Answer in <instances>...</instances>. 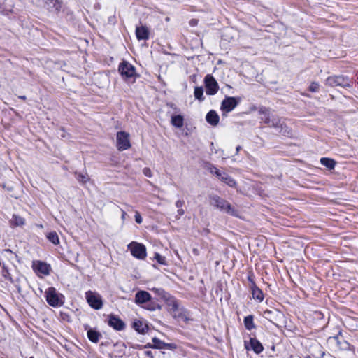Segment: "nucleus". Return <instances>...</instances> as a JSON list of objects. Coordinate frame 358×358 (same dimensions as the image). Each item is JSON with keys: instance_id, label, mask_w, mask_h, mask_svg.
Here are the masks:
<instances>
[{"instance_id": "obj_17", "label": "nucleus", "mask_w": 358, "mask_h": 358, "mask_svg": "<svg viewBox=\"0 0 358 358\" xmlns=\"http://www.w3.org/2000/svg\"><path fill=\"white\" fill-rule=\"evenodd\" d=\"M136 36L138 41L148 40L150 36V31L145 26H139L136 27Z\"/></svg>"}, {"instance_id": "obj_22", "label": "nucleus", "mask_w": 358, "mask_h": 358, "mask_svg": "<svg viewBox=\"0 0 358 358\" xmlns=\"http://www.w3.org/2000/svg\"><path fill=\"white\" fill-rule=\"evenodd\" d=\"M250 289L253 299L262 302L264 300V294L262 291L256 285H253L252 287Z\"/></svg>"}, {"instance_id": "obj_14", "label": "nucleus", "mask_w": 358, "mask_h": 358, "mask_svg": "<svg viewBox=\"0 0 358 358\" xmlns=\"http://www.w3.org/2000/svg\"><path fill=\"white\" fill-rule=\"evenodd\" d=\"M326 85L331 87H347L349 85L348 80L343 76H329L326 80Z\"/></svg>"}, {"instance_id": "obj_13", "label": "nucleus", "mask_w": 358, "mask_h": 358, "mask_svg": "<svg viewBox=\"0 0 358 358\" xmlns=\"http://www.w3.org/2000/svg\"><path fill=\"white\" fill-rule=\"evenodd\" d=\"M244 346L247 350H252L256 354H259L264 350L262 343L255 338H250L249 341H244Z\"/></svg>"}, {"instance_id": "obj_41", "label": "nucleus", "mask_w": 358, "mask_h": 358, "mask_svg": "<svg viewBox=\"0 0 358 358\" xmlns=\"http://www.w3.org/2000/svg\"><path fill=\"white\" fill-rule=\"evenodd\" d=\"M177 213L178 214L176 215V217L180 218L182 215H183L185 214V211L182 208H178Z\"/></svg>"}, {"instance_id": "obj_2", "label": "nucleus", "mask_w": 358, "mask_h": 358, "mask_svg": "<svg viewBox=\"0 0 358 358\" xmlns=\"http://www.w3.org/2000/svg\"><path fill=\"white\" fill-rule=\"evenodd\" d=\"M209 203L211 206L231 215H236V210L231 207L229 202L217 195L209 196Z\"/></svg>"}, {"instance_id": "obj_5", "label": "nucleus", "mask_w": 358, "mask_h": 358, "mask_svg": "<svg viewBox=\"0 0 358 358\" xmlns=\"http://www.w3.org/2000/svg\"><path fill=\"white\" fill-rule=\"evenodd\" d=\"M85 298L91 308L100 310L103 307V301L99 294L92 291L85 293Z\"/></svg>"}, {"instance_id": "obj_15", "label": "nucleus", "mask_w": 358, "mask_h": 358, "mask_svg": "<svg viewBox=\"0 0 358 358\" xmlns=\"http://www.w3.org/2000/svg\"><path fill=\"white\" fill-rule=\"evenodd\" d=\"M108 324L116 331H122L125 328L124 322L115 315H108Z\"/></svg>"}, {"instance_id": "obj_12", "label": "nucleus", "mask_w": 358, "mask_h": 358, "mask_svg": "<svg viewBox=\"0 0 358 358\" xmlns=\"http://www.w3.org/2000/svg\"><path fill=\"white\" fill-rule=\"evenodd\" d=\"M271 123L268 124L269 127H272L278 130V132L282 134L284 136H288L290 134V131L286 125L282 122L281 119H280L277 116H272L270 120Z\"/></svg>"}, {"instance_id": "obj_34", "label": "nucleus", "mask_w": 358, "mask_h": 358, "mask_svg": "<svg viewBox=\"0 0 358 358\" xmlns=\"http://www.w3.org/2000/svg\"><path fill=\"white\" fill-rule=\"evenodd\" d=\"M155 259L157 260V262L159 264H162V265H166V257L161 255L160 254L155 253Z\"/></svg>"}, {"instance_id": "obj_6", "label": "nucleus", "mask_w": 358, "mask_h": 358, "mask_svg": "<svg viewBox=\"0 0 358 358\" xmlns=\"http://www.w3.org/2000/svg\"><path fill=\"white\" fill-rule=\"evenodd\" d=\"M128 248L134 257L139 259H144L145 258L146 248L144 245L136 242H131L128 245Z\"/></svg>"}, {"instance_id": "obj_45", "label": "nucleus", "mask_w": 358, "mask_h": 358, "mask_svg": "<svg viewBox=\"0 0 358 358\" xmlns=\"http://www.w3.org/2000/svg\"><path fill=\"white\" fill-rule=\"evenodd\" d=\"M145 348H153V344L152 345V344L148 343V344L145 346Z\"/></svg>"}, {"instance_id": "obj_36", "label": "nucleus", "mask_w": 358, "mask_h": 358, "mask_svg": "<svg viewBox=\"0 0 358 358\" xmlns=\"http://www.w3.org/2000/svg\"><path fill=\"white\" fill-rule=\"evenodd\" d=\"M210 173L215 174L217 178H220L222 173L220 170H218L215 166H212L210 168Z\"/></svg>"}, {"instance_id": "obj_38", "label": "nucleus", "mask_w": 358, "mask_h": 358, "mask_svg": "<svg viewBox=\"0 0 358 358\" xmlns=\"http://www.w3.org/2000/svg\"><path fill=\"white\" fill-rule=\"evenodd\" d=\"M143 173L147 177L151 178L152 176V171L149 168H144Z\"/></svg>"}, {"instance_id": "obj_20", "label": "nucleus", "mask_w": 358, "mask_h": 358, "mask_svg": "<svg viewBox=\"0 0 358 358\" xmlns=\"http://www.w3.org/2000/svg\"><path fill=\"white\" fill-rule=\"evenodd\" d=\"M171 313L174 318L178 320L187 322L189 320L187 317V311L184 308L180 307L179 308V311L171 312Z\"/></svg>"}, {"instance_id": "obj_33", "label": "nucleus", "mask_w": 358, "mask_h": 358, "mask_svg": "<svg viewBox=\"0 0 358 358\" xmlns=\"http://www.w3.org/2000/svg\"><path fill=\"white\" fill-rule=\"evenodd\" d=\"M76 179L81 184H85L89 180V176L87 173H75Z\"/></svg>"}, {"instance_id": "obj_21", "label": "nucleus", "mask_w": 358, "mask_h": 358, "mask_svg": "<svg viewBox=\"0 0 358 358\" xmlns=\"http://www.w3.org/2000/svg\"><path fill=\"white\" fill-rule=\"evenodd\" d=\"M134 329L139 334H144L148 331V326L141 320H135L133 323Z\"/></svg>"}, {"instance_id": "obj_7", "label": "nucleus", "mask_w": 358, "mask_h": 358, "mask_svg": "<svg viewBox=\"0 0 358 358\" xmlns=\"http://www.w3.org/2000/svg\"><path fill=\"white\" fill-rule=\"evenodd\" d=\"M204 84L206 87V92L208 95H215L217 92L219 85L212 75L208 74L204 78Z\"/></svg>"}, {"instance_id": "obj_23", "label": "nucleus", "mask_w": 358, "mask_h": 358, "mask_svg": "<svg viewBox=\"0 0 358 358\" xmlns=\"http://www.w3.org/2000/svg\"><path fill=\"white\" fill-rule=\"evenodd\" d=\"M259 113L262 115L261 120L266 124H270L271 117L268 110L265 107H262L259 110Z\"/></svg>"}, {"instance_id": "obj_50", "label": "nucleus", "mask_w": 358, "mask_h": 358, "mask_svg": "<svg viewBox=\"0 0 358 358\" xmlns=\"http://www.w3.org/2000/svg\"><path fill=\"white\" fill-rule=\"evenodd\" d=\"M265 313V314H270V313H271V311H270V310H266V311H265V313Z\"/></svg>"}, {"instance_id": "obj_43", "label": "nucleus", "mask_w": 358, "mask_h": 358, "mask_svg": "<svg viewBox=\"0 0 358 358\" xmlns=\"http://www.w3.org/2000/svg\"><path fill=\"white\" fill-rule=\"evenodd\" d=\"M122 211V216H121V219L123 222H124L125 219H126V216H127V213L124 210H121Z\"/></svg>"}, {"instance_id": "obj_31", "label": "nucleus", "mask_w": 358, "mask_h": 358, "mask_svg": "<svg viewBox=\"0 0 358 358\" xmlns=\"http://www.w3.org/2000/svg\"><path fill=\"white\" fill-rule=\"evenodd\" d=\"M47 238L54 245L59 244V238L55 231H51L46 235Z\"/></svg>"}, {"instance_id": "obj_27", "label": "nucleus", "mask_w": 358, "mask_h": 358, "mask_svg": "<svg viewBox=\"0 0 358 358\" xmlns=\"http://www.w3.org/2000/svg\"><path fill=\"white\" fill-rule=\"evenodd\" d=\"M320 163L329 170L334 169L336 165V162L334 159L327 157L321 158Z\"/></svg>"}, {"instance_id": "obj_25", "label": "nucleus", "mask_w": 358, "mask_h": 358, "mask_svg": "<svg viewBox=\"0 0 358 358\" xmlns=\"http://www.w3.org/2000/svg\"><path fill=\"white\" fill-rule=\"evenodd\" d=\"M87 335L89 340L94 343H96L101 337V334L99 331L92 329H90L87 331Z\"/></svg>"}, {"instance_id": "obj_46", "label": "nucleus", "mask_w": 358, "mask_h": 358, "mask_svg": "<svg viewBox=\"0 0 358 358\" xmlns=\"http://www.w3.org/2000/svg\"><path fill=\"white\" fill-rule=\"evenodd\" d=\"M241 149V147L240 145H238L236 147V153H238Z\"/></svg>"}, {"instance_id": "obj_4", "label": "nucleus", "mask_w": 358, "mask_h": 358, "mask_svg": "<svg viewBox=\"0 0 358 358\" xmlns=\"http://www.w3.org/2000/svg\"><path fill=\"white\" fill-rule=\"evenodd\" d=\"M240 97L226 96L221 103L220 110L222 115H227L231 112L240 103Z\"/></svg>"}, {"instance_id": "obj_24", "label": "nucleus", "mask_w": 358, "mask_h": 358, "mask_svg": "<svg viewBox=\"0 0 358 358\" xmlns=\"http://www.w3.org/2000/svg\"><path fill=\"white\" fill-rule=\"evenodd\" d=\"M171 124L176 128H181L184 124V117L181 115H173L171 116Z\"/></svg>"}, {"instance_id": "obj_52", "label": "nucleus", "mask_w": 358, "mask_h": 358, "mask_svg": "<svg viewBox=\"0 0 358 358\" xmlns=\"http://www.w3.org/2000/svg\"><path fill=\"white\" fill-rule=\"evenodd\" d=\"M31 358H33V357H31Z\"/></svg>"}, {"instance_id": "obj_47", "label": "nucleus", "mask_w": 358, "mask_h": 358, "mask_svg": "<svg viewBox=\"0 0 358 358\" xmlns=\"http://www.w3.org/2000/svg\"><path fill=\"white\" fill-rule=\"evenodd\" d=\"M171 107L174 109H177V108L176 107V106L174 104H171Z\"/></svg>"}, {"instance_id": "obj_29", "label": "nucleus", "mask_w": 358, "mask_h": 358, "mask_svg": "<svg viewBox=\"0 0 358 358\" xmlns=\"http://www.w3.org/2000/svg\"><path fill=\"white\" fill-rule=\"evenodd\" d=\"M220 179L230 187H234L236 185V181L226 173H223Z\"/></svg>"}, {"instance_id": "obj_39", "label": "nucleus", "mask_w": 358, "mask_h": 358, "mask_svg": "<svg viewBox=\"0 0 358 358\" xmlns=\"http://www.w3.org/2000/svg\"><path fill=\"white\" fill-rule=\"evenodd\" d=\"M248 280L250 282V287H252V285H256L254 280H253V275L252 274H250L248 276Z\"/></svg>"}, {"instance_id": "obj_28", "label": "nucleus", "mask_w": 358, "mask_h": 358, "mask_svg": "<svg viewBox=\"0 0 358 358\" xmlns=\"http://www.w3.org/2000/svg\"><path fill=\"white\" fill-rule=\"evenodd\" d=\"M253 319V316L251 315L245 317L243 322L246 329L250 331L255 327Z\"/></svg>"}, {"instance_id": "obj_3", "label": "nucleus", "mask_w": 358, "mask_h": 358, "mask_svg": "<svg viewBox=\"0 0 358 358\" xmlns=\"http://www.w3.org/2000/svg\"><path fill=\"white\" fill-rule=\"evenodd\" d=\"M45 299L47 303L52 307H59L64 303V296L62 294H59L56 289L54 287H49L46 289Z\"/></svg>"}, {"instance_id": "obj_26", "label": "nucleus", "mask_w": 358, "mask_h": 358, "mask_svg": "<svg viewBox=\"0 0 358 358\" xmlns=\"http://www.w3.org/2000/svg\"><path fill=\"white\" fill-rule=\"evenodd\" d=\"M25 223V220L17 215H13L12 219L10 220V224L12 227H21Z\"/></svg>"}, {"instance_id": "obj_18", "label": "nucleus", "mask_w": 358, "mask_h": 358, "mask_svg": "<svg viewBox=\"0 0 358 358\" xmlns=\"http://www.w3.org/2000/svg\"><path fill=\"white\" fill-rule=\"evenodd\" d=\"M164 301L166 302L170 313L179 311V308L180 307L179 306L178 302L175 297L170 294L169 297L164 300Z\"/></svg>"}, {"instance_id": "obj_11", "label": "nucleus", "mask_w": 358, "mask_h": 358, "mask_svg": "<svg viewBox=\"0 0 358 358\" xmlns=\"http://www.w3.org/2000/svg\"><path fill=\"white\" fill-rule=\"evenodd\" d=\"M38 5L49 12L55 13L60 10L62 4L58 0H38Z\"/></svg>"}, {"instance_id": "obj_42", "label": "nucleus", "mask_w": 358, "mask_h": 358, "mask_svg": "<svg viewBox=\"0 0 358 358\" xmlns=\"http://www.w3.org/2000/svg\"><path fill=\"white\" fill-rule=\"evenodd\" d=\"M145 355L148 357H149V358H153L154 357L152 352L151 351H150V350L145 351Z\"/></svg>"}, {"instance_id": "obj_30", "label": "nucleus", "mask_w": 358, "mask_h": 358, "mask_svg": "<svg viewBox=\"0 0 358 358\" xmlns=\"http://www.w3.org/2000/svg\"><path fill=\"white\" fill-rule=\"evenodd\" d=\"M151 291H152L155 294H156L158 296H159L161 299H162L164 301L169 297L170 295L169 293L165 292V290L162 288H152L150 289Z\"/></svg>"}, {"instance_id": "obj_32", "label": "nucleus", "mask_w": 358, "mask_h": 358, "mask_svg": "<svg viewBox=\"0 0 358 358\" xmlns=\"http://www.w3.org/2000/svg\"><path fill=\"white\" fill-rule=\"evenodd\" d=\"M194 97L200 101L204 100L203 89L202 87H196L194 92Z\"/></svg>"}, {"instance_id": "obj_9", "label": "nucleus", "mask_w": 358, "mask_h": 358, "mask_svg": "<svg viewBox=\"0 0 358 358\" xmlns=\"http://www.w3.org/2000/svg\"><path fill=\"white\" fill-rule=\"evenodd\" d=\"M32 268L38 276L41 275H48L51 270L50 264L39 260L33 262Z\"/></svg>"}, {"instance_id": "obj_8", "label": "nucleus", "mask_w": 358, "mask_h": 358, "mask_svg": "<svg viewBox=\"0 0 358 358\" xmlns=\"http://www.w3.org/2000/svg\"><path fill=\"white\" fill-rule=\"evenodd\" d=\"M118 71L121 76L125 78H134L136 75L135 67L127 61L120 64Z\"/></svg>"}, {"instance_id": "obj_49", "label": "nucleus", "mask_w": 358, "mask_h": 358, "mask_svg": "<svg viewBox=\"0 0 358 358\" xmlns=\"http://www.w3.org/2000/svg\"><path fill=\"white\" fill-rule=\"evenodd\" d=\"M37 227L41 228V229H43V224H37Z\"/></svg>"}, {"instance_id": "obj_40", "label": "nucleus", "mask_w": 358, "mask_h": 358, "mask_svg": "<svg viewBox=\"0 0 358 358\" xmlns=\"http://www.w3.org/2000/svg\"><path fill=\"white\" fill-rule=\"evenodd\" d=\"M184 204H185V202L182 200H178L176 202V206L178 208H182V206H184Z\"/></svg>"}, {"instance_id": "obj_44", "label": "nucleus", "mask_w": 358, "mask_h": 358, "mask_svg": "<svg viewBox=\"0 0 358 358\" xmlns=\"http://www.w3.org/2000/svg\"><path fill=\"white\" fill-rule=\"evenodd\" d=\"M196 24H197V20H192L190 21V24L192 26H195V25H196Z\"/></svg>"}, {"instance_id": "obj_37", "label": "nucleus", "mask_w": 358, "mask_h": 358, "mask_svg": "<svg viewBox=\"0 0 358 358\" xmlns=\"http://www.w3.org/2000/svg\"><path fill=\"white\" fill-rule=\"evenodd\" d=\"M135 221L138 224H141L143 222L142 217L138 211L135 212Z\"/></svg>"}, {"instance_id": "obj_10", "label": "nucleus", "mask_w": 358, "mask_h": 358, "mask_svg": "<svg viewBox=\"0 0 358 358\" xmlns=\"http://www.w3.org/2000/svg\"><path fill=\"white\" fill-rule=\"evenodd\" d=\"M129 136L127 132L118 131L116 135L117 148L119 150H125L131 147Z\"/></svg>"}, {"instance_id": "obj_48", "label": "nucleus", "mask_w": 358, "mask_h": 358, "mask_svg": "<svg viewBox=\"0 0 358 358\" xmlns=\"http://www.w3.org/2000/svg\"><path fill=\"white\" fill-rule=\"evenodd\" d=\"M62 131L63 133L61 134V136L64 138L66 136V135L64 134V131L63 130H62Z\"/></svg>"}, {"instance_id": "obj_1", "label": "nucleus", "mask_w": 358, "mask_h": 358, "mask_svg": "<svg viewBox=\"0 0 358 358\" xmlns=\"http://www.w3.org/2000/svg\"><path fill=\"white\" fill-rule=\"evenodd\" d=\"M134 302L138 306L150 311L161 308V306L154 301L150 294L144 290H139L135 294Z\"/></svg>"}, {"instance_id": "obj_19", "label": "nucleus", "mask_w": 358, "mask_h": 358, "mask_svg": "<svg viewBox=\"0 0 358 358\" xmlns=\"http://www.w3.org/2000/svg\"><path fill=\"white\" fill-rule=\"evenodd\" d=\"M206 120L211 126L215 127L219 123L220 117L215 110H211L206 114Z\"/></svg>"}, {"instance_id": "obj_51", "label": "nucleus", "mask_w": 358, "mask_h": 358, "mask_svg": "<svg viewBox=\"0 0 358 358\" xmlns=\"http://www.w3.org/2000/svg\"><path fill=\"white\" fill-rule=\"evenodd\" d=\"M20 98L22 99H25L26 96H20Z\"/></svg>"}, {"instance_id": "obj_16", "label": "nucleus", "mask_w": 358, "mask_h": 358, "mask_svg": "<svg viewBox=\"0 0 358 358\" xmlns=\"http://www.w3.org/2000/svg\"><path fill=\"white\" fill-rule=\"evenodd\" d=\"M153 348L174 350L176 345L174 343H166L157 338H152Z\"/></svg>"}, {"instance_id": "obj_35", "label": "nucleus", "mask_w": 358, "mask_h": 358, "mask_svg": "<svg viewBox=\"0 0 358 358\" xmlns=\"http://www.w3.org/2000/svg\"><path fill=\"white\" fill-rule=\"evenodd\" d=\"M320 85L318 83L313 82L309 86V90L312 92H316L319 90Z\"/></svg>"}]
</instances>
